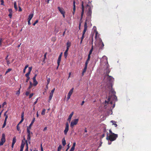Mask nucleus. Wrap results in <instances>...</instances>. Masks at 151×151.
Here are the masks:
<instances>
[{"label": "nucleus", "mask_w": 151, "mask_h": 151, "mask_svg": "<svg viewBox=\"0 0 151 151\" xmlns=\"http://www.w3.org/2000/svg\"><path fill=\"white\" fill-rule=\"evenodd\" d=\"M108 132H107V136L106 139L107 140H109L111 141H113L115 140L118 137V135L116 134L109 135H108Z\"/></svg>", "instance_id": "obj_1"}, {"label": "nucleus", "mask_w": 151, "mask_h": 151, "mask_svg": "<svg viewBox=\"0 0 151 151\" xmlns=\"http://www.w3.org/2000/svg\"><path fill=\"white\" fill-rule=\"evenodd\" d=\"M92 8L90 6L88 9V10L86 14L87 17H86V19H88V22H89L90 20L91 17V14L92 13Z\"/></svg>", "instance_id": "obj_2"}, {"label": "nucleus", "mask_w": 151, "mask_h": 151, "mask_svg": "<svg viewBox=\"0 0 151 151\" xmlns=\"http://www.w3.org/2000/svg\"><path fill=\"white\" fill-rule=\"evenodd\" d=\"M29 129H27V140L28 141V142L29 144L30 143V140L31 139V134H33V133L32 132H31L30 131V130Z\"/></svg>", "instance_id": "obj_3"}, {"label": "nucleus", "mask_w": 151, "mask_h": 151, "mask_svg": "<svg viewBox=\"0 0 151 151\" xmlns=\"http://www.w3.org/2000/svg\"><path fill=\"white\" fill-rule=\"evenodd\" d=\"M5 135L4 133L2 134L1 138L0 141V146L2 145L5 142Z\"/></svg>", "instance_id": "obj_4"}, {"label": "nucleus", "mask_w": 151, "mask_h": 151, "mask_svg": "<svg viewBox=\"0 0 151 151\" xmlns=\"http://www.w3.org/2000/svg\"><path fill=\"white\" fill-rule=\"evenodd\" d=\"M78 121V119H75L72 121L70 126L72 128L74 126V125H76Z\"/></svg>", "instance_id": "obj_5"}, {"label": "nucleus", "mask_w": 151, "mask_h": 151, "mask_svg": "<svg viewBox=\"0 0 151 151\" xmlns=\"http://www.w3.org/2000/svg\"><path fill=\"white\" fill-rule=\"evenodd\" d=\"M73 90L74 88H73L69 91L67 95V100H68L70 99V96H71L73 92Z\"/></svg>", "instance_id": "obj_6"}, {"label": "nucleus", "mask_w": 151, "mask_h": 151, "mask_svg": "<svg viewBox=\"0 0 151 151\" xmlns=\"http://www.w3.org/2000/svg\"><path fill=\"white\" fill-rule=\"evenodd\" d=\"M66 126L65 129L64 131V132L65 135L67 134V133L69 130V124L68 122H67L65 124Z\"/></svg>", "instance_id": "obj_7"}, {"label": "nucleus", "mask_w": 151, "mask_h": 151, "mask_svg": "<svg viewBox=\"0 0 151 151\" xmlns=\"http://www.w3.org/2000/svg\"><path fill=\"white\" fill-rule=\"evenodd\" d=\"M81 6L82 12L81 13V19L83 18V16L84 12V2L83 1H82Z\"/></svg>", "instance_id": "obj_8"}, {"label": "nucleus", "mask_w": 151, "mask_h": 151, "mask_svg": "<svg viewBox=\"0 0 151 151\" xmlns=\"http://www.w3.org/2000/svg\"><path fill=\"white\" fill-rule=\"evenodd\" d=\"M107 79L110 82H112L114 80V78L112 77L109 76L108 74L107 75Z\"/></svg>", "instance_id": "obj_9"}, {"label": "nucleus", "mask_w": 151, "mask_h": 151, "mask_svg": "<svg viewBox=\"0 0 151 151\" xmlns=\"http://www.w3.org/2000/svg\"><path fill=\"white\" fill-rule=\"evenodd\" d=\"M35 117H34L33 118L32 120V121L31 122V123L29 125V126L28 127H27V129H31V127L32 125L34 122H35Z\"/></svg>", "instance_id": "obj_10"}, {"label": "nucleus", "mask_w": 151, "mask_h": 151, "mask_svg": "<svg viewBox=\"0 0 151 151\" xmlns=\"http://www.w3.org/2000/svg\"><path fill=\"white\" fill-rule=\"evenodd\" d=\"M16 142V139L15 137H13L12 140V147L13 148L14 146V145Z\"/></svg>", "instance_id": "obj_11"}, {"label": "nucleus", "mask_w": 151, "mask_h": 151, "mask_svg": "<svg viewBox=\"0 0 151 151\" xmlns=\"http://www.w3.org/2000/svg\"><path fill=\"white\" fill-rule=\"evenodd\" d=\"M58 8L59 11L62 14L65 13V11L63 8H61L60 7H58Z\"/></svg>", "instance_id": "obj_12"}, {"label": "nucleus", "mask_w": 151, "mask_h": 151, "mask_svg": "<svg viewBox=\"0 0 151 151\" xmlns=\"http://www.w3.org/2000/svg\"><path fill=\"white\" fill-rule=\"evenodd\" d=\"M88 20L87 19H86L85 21V22L84 24V30H85L86 31L87 28V22H88Z\"/></svg>", "instance_id": "obj_13"}, {"label": "nucleus", "mask_w": 151, "mask_h": 151, "mask_svg": "<svg viewBox=\"0 0 151 151\" xmlns=\"http://www.w3.org/2000/svg\"><path fill=\"white\" fill-rule=\"evenodd\" d=\"M74 114L73 112H72L69 115L68 118V121H69V122L70 121L71 118L73 116Z\"/></svg>", "instance_id": "obj_14"}, {"label": "nucleus", "mask_w": 151, "mask_h": 151, "mask_svg": "<svg viewBox=\"0 0 151 151\" xmlns=\"http://www.w3.org/2000/svg\"><path fill=\"white\" fill-rule=\"evenodd\" d=\"M53 93H52L51 92H50V96L49 97V100L48 101V102H50V101L51 100V99L52 98V97L53 96Z\"/></svg>", "instance_id": "obj_15"}, {"label": "nucleus", "mask_w": 151, "mask_h": 151, "mask_svg": "<svg viewBox=\"0 0 151 151\" xmlns=\"http://www.w3.org/2000/svg\"><path fill=\"white\" fill-rule=\"evenodd\" d=\"M61 58V57H60V56H59V57L58 58V61H57V63H58V67L60 65V62Z\"/></svg>", "instance_id": "obj_16"}, {"label": "nucleus", "mask_w": 151, "mask_h": 151, "mask_svg": "<svg viewBox=\"0 0 151 151\" xmlns=\"http://www.w3.org/2000/svg\"><path fill=\"white\" fill-rule=\"evenodd\" d=\"M111 93H113V94L114 95V97L116 98V99H117V97L116 96V95H115L116 94V92L113 89H112L111 90Z\"/></svg>", "instance_id": "obj_17"}, {"label": "nucleus", "mask_w": 151, "mask_h": 151, "mask_svg": "<svg viewBox=\"0 0 151 151\" xmlns=\"http://www.w3.org/2000/svg\"><path fill=\"white\" fill-rule=\"evenodd\" d=\"M106 76H107V75L110 72V70H109V68L108 67L106 69Z\"/></svg>", "instance_id": "obj_18"}, {"label": "nucleus", "mask_w": 151, "mask_h": 151, "mask_svg": "<svg viewBox=\"0 0 151 151\" xmlns=\"http://www.w3.org/2000/svg\"><path fill=\"white\" fill-rule=\"evenodd\" d=\"M62 143L63 146H65L66 145V141L64 138L62 139Z\"/></svg>", "instance_id": "obj_19"}, {"label": "nucleus", "mask_w": 151, "mask_h": 151, "mask_svg": "<svg viewBox=\"0 0 151 151\" xmlns=\"http://www.w3.org/2000/svg\"><path fill=\"white\" fill-rule=\"evenodd\" d=\"M101 44V46L100 47V48L101 49H102L104 46V45L102 40L100 42L99 45H100Z\"/></svg>", "instance_id": "obj_20"}, {"label": "nucleus", "mask_w": 151, "mask_h": 151, "mask_svg": "<svg viewBox=\"0 0 151 151\" xmlns=\"http://www.w3.org/2000/svg\"><path fill=\"white\" fill-rule=\"evenodd\" d=\"M75 0L73 1V11H75L76 9V5H75Z\"/></svg>", "instance_id": "obj_21"}, {"label": "nucleus", "mask_w": 151, "mask_h": 151, "mask_svg": "<svg viewBox=\"0 0 151 151\" xmlns=\"http://www.w3.org/2000/svg\"><path fill=\"white\" fill-rule=\"evenodd\" d=\"M111 122L112 123V125H114L115 126V127H117V124H116V122L113 120H112L111 121Z\"/></svg>", "instance_id": "obj_22"}, {"label": "nucleus", "mask_w": 151, "mask_h": 151, "mask_svg": "<svg viewBox=\"0 0 151 151\" xmlns=\"http://www.w3.org/2000/svg\"><path fill=\"white\" fill-rule=\"evenodd\" d=\"M25 143H26V142H25V141H23V140H22V143H21V145L20 147H22V146L23 147H24V145L25 144Z\"/></svg>", "instance_id": "obj_23"}, {"label": "nucleus", "mask_w": 151, "mask_h": 151, "mask_svg": "<svg viewBox=\"0 0 151 151\" xmlns=\"http://www.w3.org/2000/svg\"><path fill=\"white\" fill-rule=\"evenodd\" d=\"M93 45H92V46L91 49L90 50V51L89 52L88 54L91 55V54H92V52L93 51Z\"/></svg>", "instance_id": "obj_24"}, {"label": "nucleus", "mask_w": 151, "mask_h": 151, "mask_svg": "<svg viewBox=\"0 0 151 151\" xmlns=\"http://www.w3.org/2000/svg\"><path fill=\"white\" fill-rule=\"evenodd\" d=\"M33 16V14H30L29 16V17H28V19H29V20H31L32 19V18Z\"/></svg>", "instance_id": "obj_25"}, {"label": "nucleus", "mask_w": 151, "mask_h": 151, "mask_svg": "<svg viewBox=\"0 0 151 151\" xmlns=\"http://www.w3.org/2000/svg\"><path fill=\"white\" fill-rule=\"evenodd\" d=\"M87 67H86V66H85V67H84V69H83V72H82V75H83H83L84 73H85L86 72V69H87Z\"/></svg>", "instance_id": "obj_26"}, {"label": "nucleus", "mask_w": 151, "mask_h": 151, "mask_svg": "<svg viewBox=\"0 0 151 151\" xmlns=\"http://www.w3.org/2000/svg\"><path fill=\"white\" fill-rule=\"evenodd\" d=\"M14 7L15 9L17 10V3L16 1L14 2Z\"/></svg>", "instance_id": "obj_27"}, {"label": "nucleus", "mask_w": 151, "mask_h": 151, "mask_svg": "<svg viewBox=\"0 0 151 151\" xmlns=\"http://www.w3.org/2000/svg\"><path fill=\"white\" fill-rule=\"evenodd\" d=\"M67 48H69V47L70 46L71 43L70 42H68L67 43Z\"/></svg>", "instance_id": "obj_28"}, {"label": "nucleus", "mask_w": 151, "mask_h": 151, "mask_svg": "<svg viewBox=\"0 0 151 151\" xmlns=\"http://www.w3.org/2000/svg\"><path fill=\"white\" fill-rule=\"evenodd\" d=\"M28 67V65H27L25 66L24 69L23 70V72L24 73L25 72L27 68Z\"/></svg>", "instance_id": "obj_29"}, {"label": "nucleus", "mask_w": 151, "mask_h": 151, "mask_svg": "<svg viewBox=\"0 0 151 151\" xmlns=\"http://www.w3.org/2000/svg\"><path fill=\"white\" fill-rule=\"evenodd\" d=\"M46 110L45 109H43V110H42V112H41V114L42 115H45V114Z\"/></svg>", "instance_id": "obj_30"}, {"label": "nucleus", "mask_w": 151, "mask_h": 151, "mask_svg": "<svg viewBox=\"0 0 151 151\" xmlns=\"http://www.w3.org/2000/svg\"><path fill=\"white\" fill-rule=\"evenodd\" d=\"M84 37V35H82V36L81 38V40L80 43L81 44L82 43V41Z\"/></svg>", "instance_id": "obj_31"}, {"label": "nucleus", "mask_w": 151, "mask_h": 151, "mask_svg": "<svg viewBox=\"0 0 151 151\" xmlns=\"http://www.w3.org/2000/svg\"><path fill=\"white\" fill-rule=\"evenodd\" d=\"M26 148L25 149V151H28V145L27 143H26Z\"/></svg>", "instance_id": "obj_32"}, {"label": "nucleus", "mask_w": 151, "mask_h": 151, "mask_svg": "<svg viewBox=\"0 0 151 151\" xmlns=\"http://www.w3.org/2000/svg\"><path fill=\"white\" fill-rule=\"evenodd\" d=\"M37 76V74H35V75L32 78V80L33 81V82L35 81H36V78Z\"/></svg>", "instance_id": "obj_33"}, {"label": "nucleus", "mask_w": 151, "mask_h": 151, "mask_svg": "<svg viewBox=\"0 0 151 151\" xmlns=\"http://www.w3.org/2000/svg\"><path fill=\"white\" fill-rule=\"evenodd\" d=\"M38 82L36 81L33 82V85L34 86H36Z\"/></svg>", "instance_id": "obj_34"}, {"label": "nucleus", "mask_w": 151, "mask_h": 151, "mask_svg": "<svg viewBox=\"0 0 151 151\" xmlns=\"http://www.w3.org/2000/svg\"><path fill=\"white\" fill-rule=\"evenodd\" d=\"M12 70L11 68H9L7 69V70L6 71L5 74H7L10 71Z\"/></svg>", "instance_id": "obj_35"}, {"label": "nucleus", "mask_w": 151, "mask_h": 151, "mask_svg": "<svg viewBox=\"0 0 151 151\" xmlns=\"http://www.w3.org/2000/svg\"><path fill=\"white\" fill-rule=\"evenodd\" d=\"M62 148V145H59V146L58 147V150L61 151Z\"/></svg>", "instance_id": "obj_36"}, {"label": "nucleus", "mask_w": 151, "mask_h": 151, "mask_svg": "<svg viewBox=\"0 0 151 151\" xmlns=\"http://www.w3.org/2000/svg\"><path fill=\"white\" fill-rule=\"evenodd\" d=\"M68 55V52H65L64 53V55L65 57V58H67Z\"/></svg>", "instance_id": "obj_37"}, {"label": "nucleus", "mask_w": 151, "mask_h": 151, "mask_svg": "<svg viewBox=\"0 0 151 151\" xmlns=\"http://www.w3.org/2000/svg\"><path fill=\"white\" fill-rule=\"evenodd\" d=\"M21 88V86H20V88H19L18 91L16 93V94L17 95H19L20 94V89Z\"/></svg>", "instance_id": "obj_38"}, {"label": "nucleus", "mask_w": 151, "mask_h": 151, "mask_svg": "<svg viewBox=\"0 0 151 151\" xmlns=\"http://www.w3.org/2000/svg\"><path fill=\"white\" fill-rule=\"evenodd\" d=\"M30 73V72H28L25 74L26 77H29V76Z\"/></svg>", "instance_id": "obj_39"}, {"label": "nucleus", "mask_w": 151, "mask_h": 151, "mask_svg": "<svg viewBox=\"0 0 151 151\" xmlns=\"http://www.w3.org/2000/svg\"><path fill=\"white\" fill-rule=\"evenodd\" d=\"M32 84L31 82H30V85L29 87L28 88L30 89L32 88Z\"/></svg>", "instance_id": "obj_40"}, {"label": "nucleus", "mask_w": 151, "mask_h": 151, "mask_svg": "<svg viewBox=\"0 0 151 151\" xmlns=\"http://www.w3.org/2000/svg\"><path fill=\"white\" fill-rule=\"evenodd\" d=\"M6 122L4 121V124H3L2 127V128H4L5 127V126H6Z\"/></svg>", "instance_id": "obj_41"}, {"label": "nucleus", "mask_w": 151, "mask_h": 151, "mask_svg": "<svg viewBox=\"0 0 151 151\" xmlns=\"http://www.w3.org/2000/svg\"><path fill=\"white\" fill-rule=\"evenodd\" d=\"M109 133H110V134L109 135H111V134H115L114 133H113L112 131L111 130V129H109Z\"/></svg>", "instance_id": "obj_42"}, {"label": "nucleus", "mask_w": 151, "mask_h": 151, "mask_svg": "<svg viewBox=\"0 0 151 151\" xmlns=\"http://www.w3.org/2000/svg\"><path fill=\"white\" fill-rule=\"evenodd\" d=\"M91 58V55L88 54V58L87 60V61H89Z\"/></svg>", "instance_id": "obj_43"}, {"label": "nucleus", "mask_w": 151, "mask_h": 151, "mask_svg": "<svg viewBox=\"0 0 151 151\" xmlns=\"http://www.w3.org/2000/svg\"><path fill=\"white\" fill-rule=\"evenodd\" d=\"M76 145V143L75 142H74L73 143V146L71 147L75 148V147Z\"/></svg>", "instance_id": "obj_44"}, {"label": "nucleus", "mask_w": 151, "mask_h": 151, "mask_svg": "<svg viewBox=\"0 0 151 151\" xmlns=\"http://www.w3.org/2000/svg\"><path fill=\"white\" fill-rule=\"evenodd\" d=\"M38 100V98H37L36 99V101L34 103V105L37 103Z\"/></svg>", "instance_id": "obj_45"}, {"label": "nucleus", "mask_w": 151, "mask_h": 151, "mask_svg": "<svg viewBox=\"0 0 151 151\" xmlns=\"http://www.w3.org/2000/svg\"><path fill=\"white\" fill-rule=\"evenodd\" d=\"M89 61H87L86 60V61L85 63V66L87 67L88 64V62H89Z\"/></svg>", "instance_id": "obj_46"}, {"label": "nucleus", "mask_w": 151, "mask_h": 151, "mask_svg": "<svg viewBox=\"0 0 151 151\" xmlns=\"http://www.w3.org/2000/svg\"><path fill=\"white\" fill-rule=\"evenodd\" d=\"M33 93H31L29 95V99L31 98L32 96H33Z\"/></svg>", "instance_id": "obj_47"}, {"label": "nucleus", "mask_w": 151, "mask_h": 151, "mask_svg": "<svg viewBox=\"0 0 151 151\" xmlns=\"http://www.w3.org/2000/svg\"><path fill=\"white\" fill-rule=\"evenodd\" d=\"M24 120V119L21 118V119L20 122H19V123L18 124H21L23 121Z\"/></svg>", "instance_id": "obj_48"}, {"label": "nucleus", "mask_w": 151, "mask_h": 151, "mask_svg": "<svg viewBox=\"0 0 151 151\" xmlns=\"http://www.w3.org/2000/svg\"><path fill=\"white\" fill-rule=\"evenodd\" d=\"M12 13H9L8 16L10 18H11L12 17Z\"/></svg>", "instance_id": "obj_49"}, {"label": "nucleus", "mask_w": 151, "mask_h": 151, "mask_svg": "<svg viewBox=\"0 0 151 151\" xmlns=\"http://www.w3.org/2000/svg\"><path fill=\"white\" fill-rule=\"evenodd\" d=\"M8 11L9 13H12V11L11 9H9Z\"/></svg>", "instance_id": "obj_50"}, {"label": "nucleus", "mask_w": 151, "mask_h": 151, "mask_svg": "<svg viewBox=\"0 0 151 151\" xmlns=\"http://www.w3.org/2000/svg\"><path fill=\"white\" fill-rule=\"evenodd\" d=\"M38 20H36L35 22L33 24V25L35 26L38 22Z\"/></svg>", "instance_id": "obj_51"}, {"label": "nucleus", "mask_w": 151, "mask_h": 151, "mask_svg": "<svg viewBox=\"0 0 151 151\" xmlns=\"http://www.w3.org/2000/svg\"><path fill=\"white\" fill-rule=\"evenodd\" d=\"M1 5H4V0H1Z\"/></svg>", "instance_id": "obj_52"}, {"label": "nucleus", "mask_w": 151, "mask_h": 151, "mask_svg": "<svg viewBox=\"0 0 151 151\" xmlns=\"http://www.w3.org/2000/svg\"><path fill=\"white\" fill-rule=\"evenodd\" d=\"M32 69V67H29V71L28 72H29L31 73Z\"/></svg>", "instance_id": "obj_53"}, {"label": "nucleus", "mask_w": 151, "mask_h": 151, "mask_svg": "<svg viewBox=\"0 0 151 151\" xmlns=\"http://www.w3.org/2000/svg\"><path fill=\"white\" fill-rule=\"evenodd\" d=\"M19 124H18L17 126V128L18 131H19L20 130V128L19 127Z\"/></svg>", "instance_id": "obj_54"}, {"label": "nucleus", "mask_w": 151, "mask_h": 151, "mask_svg": "<svg viewBox=\"0 0 151 151\" xmlns=\"http://www.w3.org/2000/svg\"><path fill=\"white\" fill-rule=\"evenodd\" d=\"M24 112H22L21 114V118L24 119Z\"/></svg>", "instance_id": "obj_55"}, {"label": "nucleus", "mask_w": 151, "mask_h": 151, "mask_svg": "<svg viewBox=\"0 0 151 151\" xmlns=\"http://www.w3.org/2000/svg\"><path fill=\"white\" fill-rule=\"evenodd\" d=\"M8 110H7L4 114V116H8V115L7 114V113L8 112Z\"/></svg>", "instance_id": "obj_56"}, {"label": "nucleus", "mask_w": 151, "mask_h": 151, "mask_svg": "<svg viewBox=\"0 0 151 151\" xmlns=\"http://www.w3.org/2000/svg\"><path fill=\"white\" fill-rule=\"evenodd\" d=\"M27 78L26 82H28V81L30 79V78H29V77H27Z\"/></svg>", "instance_id": "obj_57"}, {"label": "nucleus", "mask_w": 151, "mask_h": 151, "mask_svg": "<svg viewBox=\"0 0 151 151\" xmlns=\"http://www.w3.org/2000/svg\"><path fill=\"white\" fill-rule=\"evenodd\" d=\"M24 148V147H23L22 146V147H20V151H23Z\"/></svg>", "instance_id": "obj_58"}, {"label": "nucleus", "mask_w": 151, "mask_h": 151, "mask_svg": "<svg viewBox=\"0 0 151 151\" xmlns=\"http://www.w3.org/2000/svg\"><path fill=\"white\" fill-rule=\"evenodd\" d=\"M3 40L2 38H0V46L1 45V42Z\"/></svg>", "instance_id": "obj_59"}, {"label": "nucleus", "mask_w": 151, "mask_h": 151, "mask_svg": "<svg viewBox=\"0 0 151 151\" xmlns=\"http://www.w3.org/2000/svg\"><path fill=\"white\" fill-rule=\"evenodd\" d=\"M6 63H7V64H9L10 63L9 60H6Z\"/></svg>", "instance_id": "obj_60"}, {"label": "nucleus", "mask_w": 151, "mask_h": 151, "mask_svg": "<svg viewBox=\"0 0 151 151\" xmlns=\"http://www.w3.org/2000/svg\"><path fill=\"white\" fill-rule=\"evenodd\" d=\"M31 20H29V19H28V24L29 25H30L31 24V23H30V21Z\"/></svg>", "instance_id": "obj_61"}, {"label": "nucleus", "mask_w": 151, "mask_h": 151, "mask_svg": "<svg viewBox=\"0 0 151 151\" xmlns=\"http://www.w3.org/2000/svg\"><path fill=\"white\" fill-rule=\"evenodd\" d=\"M6 104V102H4L2 104V106L3 107H4V106Z\"/></svg>", "instance_id": "obj_62"}, {"label": "nucleus", "mask_w": 151, "mask_h": 151, "mask_svg": "<svg viewBox=\"0 0 151 151\" xmlns=\"http://www.w3.org/2000/svg\"><path fill=\"white\" fill-rule=\"evenodd\" d=\"M50 78H48L47 79V85H48L50 82Z\"/></svg>", "instance_id": "obj_63"}, {"label": "nucleus", "mask_w": 151, "mask_h": 151, "mask_svg": "<svg viewBox=\"0 0 151 151\" xmlns=\"http://www.w3.org/2000/svg\"><path fill=\"white\" fill-rule=\"evenodd\" d=\"M75 148L71 147L70 150V151H74Z\"/></svg>", "instance_id": "obj_64"}]
</instances>
